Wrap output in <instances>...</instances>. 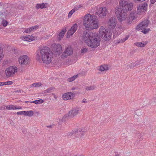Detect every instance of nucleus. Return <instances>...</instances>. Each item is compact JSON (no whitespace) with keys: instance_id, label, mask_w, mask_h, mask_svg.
<instances>
[{"instance_id":"f257e3e1","label":"nucleus","mask_w":156,"mask_h":156,"mask_svg":"<svg viewBox=\"0 0 156 156\" xmlns=\"http://www.w3.org/2000/svg\"><path fill=\"white\" fill-rule=\"evenodd\" d=\"M133 4L126 1L119 2V5L115 9V15L119 21L124 20L126 17V12L130 11L133 8Z\"/></svg>"},{"instance_id":"f03ea898","label":"nucleus","mask_w":156,"mask_h":156,"mask_svg":"<svg viewBox=\"0 0 156 156\" xmlns=\"http://www.w3.org/2000/svg\"><path fill=\"white\" fill-rule=\"evenodd\" d=\"M98 20L95 15L87 14L83 19V25L87 30L97 29L98 27Z\"/></svg>"},{"instance_id":"7ed1b4c3","label":"nucleus","mask_w":156,"mask_h":156,"mask_svg":"<svg viewBox=\"0 0 156 156\" xmlns=\"http://www.w3.org/2000/svg\"><path fill=\"white\" fill-rule=\"evenodd\" d=\"M40 53L43 63L49 64L51 62L53 53L49 47H44L41 49Z\"/></svg>"},{"instance_id":"20e7f679","label":"nucleus","mask_w":156,"mask_h":156,"mask_svg":"<svg viewBox=\"0 0 156 156\" xmlns=\"http://www.w3.org/2000/svg\"><path fill=\"white\" fill-rule=\"evenodd\" d=\"M100 37L97 33H94L87 45L92 48H96L100 45Z\"/></svg>"},{"instance_id":"39448f33","label":"nucleus","mask_w":156,"mask_h":156,"mask_svg":"<svg viewBox=\"0 0 156 156\" xmlns=\"http://www.w3.org/2000/svg\"><path fill=\"white\" fill-rule=\"evenodd\" d=\"M99 33L101 37L104 38L105 41H108L111 39L112 33L109 31H106L104 28H100L99 30Z\"/></svg>"},{"instance_id":"423d86ee","label":"nucleus","mask_w":156,"mask_h":156,"mask_svg":"<svg viewBox=\"0 0 156 156\" xmlns=\"http://www.w3.org/2000/svg\"><path fill=\"white\" fill-rule=\"evenodd\" d=\"M17 71V68L16 66H10L5 69V73L8 77L12 76Z\"/></svg>"},{"instance_id":"0eeeda50","label":"nucleus","mask_w":156,"mask_h":156,"mask_svg":"<svg viewBox=\"0 0 156 156\" xmlns=\"http://www.w3.org/2000/svg\"><path fill=\"white\" fill-rule=\"evenodd\" d=\"M7 9H4L0 12V16L2 19L6 18V17H8L9 14L14 12V8H13L11 7L10 10L9 9V8Z\"/></svg>"},{"instance_id":"6e6552de","label":"nucleus","mask_w":156,"mask_h":156,"mask_svg":"<svg viewBox=\"0 0 156 156\" xmlns=\"http://www.w3.org/2000/svg\"><path fill=\"white\" fill-rule=\"evenodd\" d=\"M94 34V33L90 32L89 31L83 32V39L87 44H88L91 37L93 36Z\"/></svg>"},{"instance_id":"1a4fd4ad","label":"nucleus","mask_w":156,"mask_h":156,"mask_svg":"<svg viewBox=\"0 0 156 156\" xmlns=\"http://www.w3.org/2000/svg\"><path fill=\"white\" fill-rule=\"evenodd\" d=\"M97 15L99 17H101L102 18H104L105 16H106L108 13V12L105 7H103V8H100L96 12Z\"/></svg>"},{"instance_id":"9d476101","label":"nucleus","mask_w":156,"mask_h":156,"mask_svg":"<svg viewBox=\"0 0 156 156\" xmlns=\"http://www.w3.org/2000/svg\"><path fill=\"white\" fill-rule=\"evenodd\" d=\"M149 22V21L148 20H145L137 25L136 27V29L138 30H143V29L147 27Z\"/></svg>"},{"instance_id":"9b49d317","label":"nucleus","mask_w":156,"mask_h":156,"mask_svg":"<svg viewBox=\"0 0 156 156\" xmlns=\"http://www.w3.org/2000/svg\"><path fill=\"white\" fill-rule=\"evenodd\" d=\"M116 19L114 17H111L108 21L109 28L111 29H113L116 25Z\"/></svg>"},{"instance_id":"f8f14e48","label":"nucleus","mask_w":156,"mask_h":156,"mask_svg":"<svg viewBox=\"0 0 156 156\" xmlns=\"http://www.w3.org/2000/svg\"><path fill=\"white\" fill-rule=\"evenodd\" d=\"M78 27V25L76 23L74 24L67 32V37H69L70 36L73 35L77 30Z\"/></svg>"},{"instance_id":"ddd939ff","label":"nucleus","mask_w":156,"mask_h":156,"mask_svg":"<svg viewBox=\"0 0 156 156\" xmlns=\"http://www.w3.org/2000/svg\"><path fill=\"white\" fill-rule=\"evenodd\" d=\"M73 53L72 49L70 47H67L63 52L61 55L62 58H66L67 56L71 55Z\"/></svg>"},{"instance_id":"4468645a","label":"nucleus","mask_w":156,"mask_h":156,"mask_svg":"<svg viewBox=\"0 0 156 156\" xmlns=\"http://www.w3.org/2000/svg\"><path fill=\"white\" fill-rule=\"evenodd\" d=\"M29 58L26 55H24L20 56L19 59V62L20 64L21 65H27L28 63Z\"/></svg>"},{"instance_id":"2eb2a0df","label":"nucleus","mask_w":156,"mask_h":156,"mask_svg":"<svg viewBox=\"0 0 156 156\" xmlns=\"http://www.w3.org/2000/svg\"><path fill=\"white\" fill-rule=\"evenodd\" d=\"M75 91L73 93L68 92L64 94L62 96L63 99L65 100L72 99L75 96Z\"/></svg>"},{"instance_id":"dca6fc26","label":"nucleus","mask_w":156,"mask_h":156,"mask_svg":"<svg viewBox=\"0 0 156 156\" xmlns=\"http://www.w3.org/2000/svg\"><path fill=\"white\" fill-rule=\"evenodd\" d=\"M143 63L142 60H139L136 61L134 63H131L130 64L127 66L128 68H133L135 67H138L140 65H142Z\"/></svg>"},{"instance_id":"f3484780","label":"nucleus","mask_w":156,"mask_h":156,"mask_svg":"<svg viewBox=\"0 0 156 156\" xmlns=\"http://www.w3.org/2000/svg\"><path fill=\"white\" fill-rule=\"evenodd\" d=\"M49 7V5L48 3H45L41 4H37L36 5L35 8L37 9H43L48 8Z\"/></svg>"},{"instance_id":"a211bd4d","label":"nucleus","mask_w":156,"mask_h":156,"mask_svg":"<svg viewBox=\"0 0 156 156\" xmlns=\"http://www.w3.org/2000/svg\"><path fill=\"white\" fill-rule=\"evenodd\" d=\"M78 111L79 110L77 108H73L69 112V116L70 118L73 117L78 114Z\"/></svg>"},{"instance_id":"6ab92c4d","label":"nucleus","mask_w":156,"mask_h":156,"mask_svg":"<svg viewBox=\"0 0 156 156\" xmlns=\"http://www.w3.org/2000/svg\"><path fill=\"white\" fill-rule=\"evenodd\" d=\"M22 40L27 41H31L34 40V37L33 36H23Z\"/></svg>"},{"instance_id":"aec40b11","label":"nucleus","mask_w":156,"mask_h":156,"mask_svg":"<svg viewBox=\"0 0 156 156\" xmlns=\"http://www.w3.org/2000/svg\"><path fill=\"white\" fill-rule=\"evenodd\" d=\"M66 30V28L63 29L60 32L58 36V40H60L62 38L65 33Z\"/></svg>"},{"instance_id":"412c9836","label":"nucleus","mask_w":156,"mask_h":156,"mask_svg":"<svg viewBox=\"0 0 156 156\" xmlns=\"http://www.w3.org/2000/svg\"><path fill=\"white\" fill-rule=\"evenodd\" d=\"M55 51L57 55H59V54L62 51V48L61 45L59 44H58L55 48Z\"/></svg>"},{"instance_id":"4be33fe9","label":"nucleus","mask_w":156,"mask_h":156,"mask_svg":"<svg viewBox=\"0 0 156 156\" xmlns=\"http://www.w3.org/2000/svg\"><path fill=\"white\" fill-rule=\"evenodd\" d=\"M147 43V41H142L141 42L136 43H135V44L136 46L140 47H143L145 46Z\"/></svg>"},{"instance_id":"5701e85b","label":"nucleus","mask_w":156,"mask_h":156,"mask_svg":"<svg viewBox=\"0 0 156 156\" xmlns=\"http://www.w3.org/2000/svg\"><path fill=\"white\" fill-rule=\"evenodd\" d=\"M10 6H11V7H12L14 8L13 11L14 12L15 11V10L16 9V10L17 9H23V7L22 6H21L20 5H17V4H16L14 5H10Z\"/></svg>"},{"instance_id":"b1692460","label":"nucleus","mask_w":156,"mask_h":156,"mask_svg":"<svg viewBox=\"0 0 156 156\" xmlns=\"http://www.w3.org/2000/svg\"><path fill=\"white\" fill-rule=\"evenodd\" d=\"M140 6L141 9L143 10V12L146 11L147 7V3L144 2V4L142 3Z\"/></svg>"},{"instance_id":"393cba45","label":"nucleus","mask_w":156,"mask_h":156,"mask_svg":"<svg viewBox=\"0 0 156 156\" xmlns=\"http://www.w3.org/2000/svg\"><path fill=\"white\" fill-rule=\"evenodd\" d=\"M74 136L77 137H79V136H80L81 132L82 131V129H80L77 130H74Z\"/></svg>"},{"instance_id":"a878e982","label":"nucleus","mask_w":156,"mask_h":156,"mask_svg":"<svg viewBox=\"0 0 156 156\" xmlns=\"http://www.w3.org/2000/svg\"><path fill=\"white\" fill-rule=\"evenodd\" d=\"M108 69V66L107 65H102L100 67L99 70L101 71H106Z\"/></svg>"},{"instance_id":"bb28decb","label":"nucleus","mask_w":156,"mask_h":156,"mask_svg":"<svg viewBox=\"0 0 156 156\" xmlns=\"http://www.w3.org/2000/svg\"><path fill=\"white\" fill-rule=\"evenodd\" d=\"M96 88V86L95 85L90 86H86V87L85 89L86 90H94Z\"/></svg>"},{"instance_id":"cd10ccee","label":"nucleus","mask_w":156,"mask_h":156,"mask_svg":"<svg viewBox=\"0 0 156 156\" xmlns=\"http://www.w3.org/2000/svg\"><path fill=\"white\" fill-rule=\"evenodd\" d=\"M78 77V75H76L70 77L68 78L67 80L69 82H72L74 81Z\"/></svg>"},{"instance_id":"c85d7f7f","label":"nucleus","mask_w":156,"mask_h":156,"mask_svg":"<svg viewBox=\"0 0 156 156\" xmlns=\"http://www.w3.org/2000/svg\"><path fill=\"white\" fill-rule=\"evenodd\" d=\"M44 102L43 100L40 99L30 102L31 103H34L36 104H41Z\"/></svg>"},{"instance_id":"c756f323","label":"nucleus","mask_w":156,"mask_h":156,"mask_svg":"<svg viewBox=\"0 0 156 156\" xmlns=\"http://www.w3.org/2000/svg\"><path fill=\"white\" fill-rule=\"evenodd\" d=\"M55 88L54 87H50L47 89L46 90H44L45 93H51L54 91Z\"/></svg>"},{"instance_id":"7c9ffc66","label":"nucleus","mask_w":156,"mask_h":156,"mask_svg":"<svg viewBox=\"0 0 156 156\" xmlns=\"http://www.w3.org/2000/svg\"><path fill=\"white\" fill-rule=\"evenodd\" d=\"M88 51V49L87 48H82L81 51H80V52L81 54L83 55L84 53L87 52Z\"/></svg>"},{"instance_id":"2f4dec72","label":"nucleus","mask_w":156,"mask_h":156,"mask_svg":"<svg viewBox=\"0 0 156 156\" xmlns=\"http://www.w3.org/2000/svg\"><path fill=\"white\" fill-rule=\"evenodd\" d=\"M34 114L33 112L32 111H26V115H25L28 116L30 117L33 115Z\"/></svg>"},{"instance_id":"473e14b6","label":"nucleus","mask_w":156,"mask_h":156,"mask_svg":"<svg viewBox=\"0 0 156 156\" xmlns=\"http://www.w3.org/2000/svg\"><path fill=\"white\" fill-rule=\"evenodd\" d=\"M141 31L142 33H143L144 34H146L149 31H150V29L149 28L146 29L145 28H144Z\"/></svg>"},{"instance_id":"72a5a7b5","label":"nucleus","mask_w":156,"mask_h":156,"mask_svg":"<svg viewBox=\"0 0 156 156\" xmlns=\"http://www.w3.org/2000/svg\"><path fill=\"white\" fill-rule=\"evenodd\" d=\"M2 23L3 26L5 27L7 26L8 22L6 20L4 19L2 20Z\"/></svg>"},{"instance_id":"f704fd0d","label":"nucleus","mask_w":156,"mask_h":156,"mask_svg":"<svg viewBox=\"0 0 156 156\" xmlns=\"http://www.w3.org/2000/svg\"><path fill=\"white\" fill-rule=\"evenodd\" d=\"M14 107L13 105H9L6 106V108L7 110L14 109Z\"/></svg>"},{"instance_id":"c9c22d12","label":"nucleus","mask_w":156,"mask_h":156,"mask_svg":"<svg viewBox=\"0 0 156 156\" xmlns=\"http://www.w3.org/2000/svg\"><path fill=\"white\" fill-rule=\"evenodd\" d=\"M26 111H21L18 112H17V114L18 115H26Z\"/></svg>"},{"instance_id":"e433bc0d","label":"nucleus","mask_w":156,"mask_h":156,"mask_svg":"<svg viewBox=\"0 0 156 156\" xmlns=\"http://www.w3.org/2000/svg\"><path fill=\"white\" fill-rule=\"evenodd\" d=\"M3 49H2V48L0 47V61L3 58V55L2 53Z\"/></svg>"},{"instance_id":"4c0bfd02","label":"nucleus","mask_w":156,"mask_h":156,"mask_svg":"<svg viewBox=\"0 0 156 156\" xmlns=\"http://www.w3.org/2000/svg\"><path fill=\"white\" fill-rule=\"evenodd\" d=\"M41 85V84L39 83H33L31 85L32 86L34 87H37L40 86Z\"/></svg>"},{"instance_id":"58836bf2","label":"nucleus","mask_w":156,"mask_h":156,"mask_svg":"<svg viewBox=\"0 0 156 156\" xmlns=\"http://www.w3.org/2000/svg\"><path fill=\"white\" fill-rule=\"evenodd\" d=\"M75 12V10L73 9H72L71 10L69 13L68 17L70 18L72 16V15Z\"/></svg>"},{"instance_id":"ea45409f","label":"nucleus","mask_w":156,"mask_h":156,"mask_svg":"<svg viewBox=\"0 0 156 156\" xmlns=\"http://www.w3.org/2000/svg\"><path fill=\"white\" fill-rule=\"evenodd\" d=\"M142 9L140 5L137 7V12L138 14H140L141 12Z\"/></svg>"},{"instance_id":"a19ab883","label":"nucleus","mask_w":156,"mask_h":156,"mask_svg":"<svg viewBox=\"0 0 156 156\" xmlns=\"http://www.w3.org/2000/svg\"><path fill=\"white\" fill-rule=\"evenodd\" d=\"M81 7V5H76L75 6L74 8L73 9V10H75V12L79 9Z\"/></svg>"},{"instance_id":"79ce46f5","label":"nucleus","mask_w":156,"mask_h":156,"mask_svg":"<svg viewBox=\"0 0 156 156\" xmlns=\"http://www.w3.org/2000/svg\"><path fill=\"white\" fill-rule=\"evenodd\" d=\"M151 103H150V104H156V98H153L151 100Z\"/></svg>"},{"instance_id":"37998d69","label":"nucleus","mask_w":156,"mask_h":156,"mask_svg":"<svg viewBox=\"0 0 156 156\" xmlns=\"http://www.w3.org/2000/svg\"><path fill=\"white\" fill-rule=\"evenodd\" d=\"M31 27L33 31H34L39 28V26L38 25H36L34 26H32Z\"/></svg>"},{"instance_id":"c03bdc74","label":"nucleus","mask_w":156,"mask_h":156,"mask_svg":"<svg viewBox=\"0 0 156 156\" xmlns=\"http://www.w3.org/2000/svg\"><path fill=\"white\" fill-rule=\"evenodd\" d=\"M69 117V114H66L65 115H64L62 119V121H65V119L67 117Z\"/></svg>"},{"instance_id":"a18cd8bd","label":"nucleus","mask_w":156,"mask_h":156,"mask_svg":"<svg viewBox=\"0 0 156 156\" xmlns=\"http://www.w3.org/2000/svg\"><path fill=\"white\" fill-rule=\"evenodd\" d=\"M67 134H68V136H72L74 134V130H73L71 132L68 133Z\"/></svg>"},{"instance_id":"49530a36","label":"nucleus","mask_w":156,"mask_h":156,"mask_svg":"<svg viewBox=\"0 0 156 156\" xmlns=\"http://www.w3.org/2000/svg\"><path fill=\"white\" fill-rule=\"evenodd\" d=\"M23 91L22 90H16L14 91V92L15 93H21L23 92Z\"/></svg>"},{"instance_id":"de8ad7c7","label":"nucleus","mask_w":156,"mask_h":156,"mask_svg":"<svg viewBox=\"0 0 156 156\" xmlns=\"http://www.w3.org/2000/svg\"><path fill=\"white\" fill-rule=\"evenodd\" d=\"M37 59L38 60H40V56L39 54L38 53H37L36 55Z\"/></svg>"},{"instance_id":"09e8293b","label":"nucleus","mask_w":156,"mask_h":156,"mask_svg":"<svg viewBox=\"0 0 156 156\" xmlns=\"http://www.w3.org/2000/svg\"><path fill=\"white\" fill-rule=\"evenodd\" d=\"M135 2L137 3L139 2H142L143 1H145V0H133Z\"/></svg>"},{"instance_id":"8fccbe9b","label":"nucleus","mask_w":156,"mask_h":156,"mask_svg":"<svg viewBox=\"0 0 156 156\" xmlns=\"http://www.w3.org/2000/svg\"><path fill=\"white\" fill-rule=\"evenodd\" d=\"M7 82V84H8V85H11L13 83V82L12 81H8Z\"/></svg>"},{"instance_id":"3c124183","label":"nucleus","mask_w":156,"mask_h":156,"mask_svg":"<svg viewBox=\"0 0 156 156\" xmlns=\"http://www.w3.org/2000/svg\"><path fill=\"white\" fill-rule=\"evenodd\" d=\"M85 132L84 131H83L82 133L81 132L80 136L81 137H82L84 135V134H85Z\"/></svg>"},{"instance_id":"603ef678","label":"nucleus","mask_w":156,"mask_h":156,"mask_svg":"<svg viewBox=\"0 0 156 156\" xmlns=\"http://www.w3.org/2000/svg\"><path fill=\"white\" fill-rule=\"evenodd\" d=\"M126 41L123 38V39H121L120 41L118 42V43H119L120 42L123 43V42H124V41Z\"/></svg>"},{"instance_id":"864d4df0","label":"nucleus","mask_w":156,"mask_h":156,"mask_svg":"<svg viewBox=\"0 0 156 156\" xmlns=\"http://www.w3.org/2000/svg\"><path fill=\"white\" fill-rule=\"evenodd\" d=\"M156 2V0H151V2L152 4H154Z\"/></svg>"},{"instance_id":"5fc2aeb1","label":"nucleus","mask_w":156,"mask_h":156,"mask_svg":"<svg viewBox=\"0 0 156 156\" xmlns=\"http://www.w3.org/2000/svg\"><path fill=\"white\" fill-rule=\"evenodd\" d=\"M5 109V106L4 105H3V106H0V110H3V109Z\"/></svg>"},{"instance_id":"6e6d98bb","label":"nucleus","mask_w":156,"mask_h":156,"mask_svg":"<svg viewBox=\"0 0 156 156\" xmlns=\"http://www.w3.org/2000/svg\"><path fill=\"white\" fill-rule=\"evenodd\" d=\"M28 30H29V32H31V31H33L31 27H30L28 28Z\"/></svg>"},{"instance_id":"4d7b16f0","label":"nucleus","mask_w":156,"mask_h":156,"mask_svg":"<svg viewBox=\"0 0 156 156\" xmlns=\"http://www.w3.org/2000/svg\"><path fill=\"white\" fill-rule=\"evenodd\" d=\"M21 108H22L20 106H19L18 107H17V108H14V109H19Z\"/></svg>"},{"instance_id":"13d9d810","label":"nucleus","mask_w":156,"mask_h":156,"mask_svg":"<svg viewBox=\"0 0 156 156\" xmlns=\"http://www.w3.org/2000/svg\"><path fill=\"white\" fill-rule=\"evenodd\" d=\"M24 32H26V33L29 32V30H28V28L26 29L24 31Z\"/></svg>"},{"instance_id":"bf43d9fd","label":"nucleus","mask_w":156,"mask_h":156,"mask_svg":"<svg viewBox=\"0 0 156 156\" xmlns=\"http://www.w3.org/2000/svg\"><path fill=\"white\" fill-rule=\"evenodd\" d=\"M140 112L139 110H137L136 112L135 113H136V115H139V114H138L139 112Z\"/></svg>"},{"instance_id":"052dcab7","label":"nucleus","mask_w":156,"mask_h":156,"mask_svg":"<svg viewBox=\"0 0 156 156\" xmlns=\"http://www.w3.org/2000/svg\"><path fill=\"white\" fill-rule=\"evenodd\" d=\"M7 82H3V85H8V84H7Z\"/></svg>"},{"instance_id":"680f3d73","label":"nucleus","mask_w":156,"mask_h":156,"mask_svg":"<svg viewBox=\"0 0 156 156\" xmlns=\"http://www.w3.org/2000/svg\"><path fill=\"white\" fill-rule=\"evenodd\" d=\"M129 37L128 36H126L125 37V38H124V39L125 40V41L127 40L128 39Z\"/></svg>"},{"instance_id":"e2e57ef3","label":"nucleus","mask_w":156,"mask_h":156,"mask_svg":"<svg viewBox=\"0 0 156 156\" xmlns=\"http://www.w3.org/2000/svg\"><path fill=\"white\" fill-rule=\"evenodd\" d=\"M87 101H86V100H83L82 101V103H86L87 102Z\"/></svg>"},{"instance_id":"0e129e2a","label":"nucleus","mask_w":156,"mask_h":156,"mask_svg":"<svg viewBox=\"0 0 156 156\" xmlns=\"http://www.w3.org/2000/svg\"><path fill=\"white\" fill-rule=\"evenodd\" d=\"M3 82H0V86H3Z\"/></svg>"},{"instance_id":"69168bd1","label":"nucleus","mask_w":156,"mask_h":156,"mask_svg":"<svg viewBox=\"0 0 156 156\" xmlns=\"http://www.w3.org/2000/svg\"><path fill=\"white\" fill-rule=\"evenodd\" d=\"M76 87H73L72 88V90H75L76 89Z\"/></svg>"},{"instance_id":"338daca9","label":"nucleus","mask_w":156,"mask_h":156,"mask_svg":"<svg viewBox=\"0 0 156 156\" xmlns=\"http://www.w3.org/2000/svg\"><path fill=\"white\" fill-rule=\"evenodd\" d=\"M115 156H120V154H117L115 155Z\"/></svg>"},{"instance_id":"774afa93","label":"nucleus","mask_w":156,"mask_h":156,"mask_svg":"<svg viewBox=\"0 0 156 156\" xmlns=\"http://www.w3.org/2000/svg\"><path fill=\"white\" fill-rule=\"evenodd\" d=\"M30 102L31 101H25V103H28L29 102H30Z\"/></svg>"}]
</instances>
